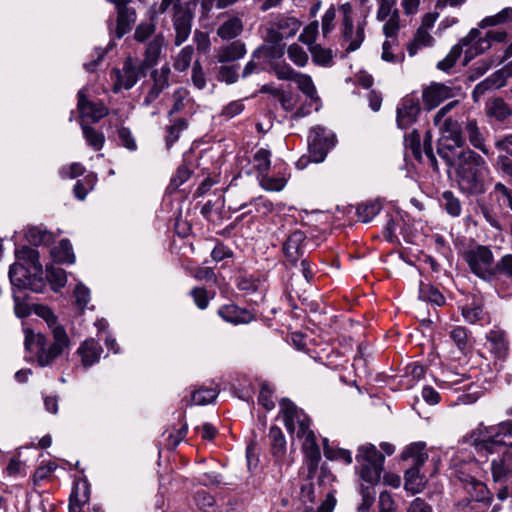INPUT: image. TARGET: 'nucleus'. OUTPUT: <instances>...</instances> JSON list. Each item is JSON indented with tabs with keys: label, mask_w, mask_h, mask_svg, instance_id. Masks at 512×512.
I'll return each instance as SVG.
<instances>
[{
	"label": "nucleus",
	"mask_w": 512,
	"mask_h": 512,
	"mask_svg": "<svg viewBox=\"0 0 512 512\" xmlns=\"http://www.w3.org/2000/svg\"><path fill=\"white\" fill-rule=\"evenodd\" d=\"M35 313L43 318L52 329L54 341L46 348V339L42 334H35L33 331L26 329L24 344L28 351L37 353V361L40 366L44 367L52 364L69 347L70 341L64 328L56 324V317L49 307L44 305L37 306Z\"/></svg>",
	"instance_id": "f257e3e1"
},
{
	"label": "nucleus",
	"mask_w": 512,
	"mask_h": 512,
	"mask_svg": "<svg viewBox=\"0 0 512 512\" xmlns=\"http://www.w3.org/2000/svg\"><path fill=\"white\" fill-rule=\"evenodd\" d=\"M447 163L455 166L457 182L462 192L469 195H480L485 192V173L489 169L481 155L465 148L452 153L451 162Z\"/></svg>",
	"instance_id": "f03ea898"
},
{
	"label": "nucleus",
	"mask_w": 512,
	"mask_h": 512,
	"mask_svg": "<svg viewBox=\"0 0 512 512\" xmlns=\"http://www.w3.org/2000/svg\"><path fill=\"white\" fill-rule=\"evenodd\" d=\"M467 442L477 450L488 453L499 451L503 447H512V421L503 422L497 427H479L469 436Z\"/></svg>",
	"instance_id": "7ed1b4c3"
},
{
	"label": "nucleus",
	"mask_w": 512,
	"mask_h": 512,
	"mask_svg": "<svg viewBox=\"0 0 512 512\" xmlns=\"http://www.w3.org/2000/svg\"><path fill=\"white\" fill-rule=\"evenodd\" d=\"M508 33L503 28H491L482 34L480 28H473L462 38V44L466 46L465 59L469 61L474 56L481 54L492 46L493 43L506 41Z\"/></svg>",
	"instance_id": "20e7f679"
},
{
	"label": "nucleus",
	"mask_w": 512,
	"mask_h": 512,
	"mask_svg": "<svg viewBox=\"0 0 512 512\" xmlns=\"http://www.w3.org/2000/svg\"><path fill=\"white\" fill-rule=\"evenodd\" d=\"M461 482L464 483V488L470 496V499L459 502L457 506L469 507L470 512H492L490 506L493 497L486 485L476 480L473 476L466 475L462 471L458 475Z\"/></svg>",
	"instance_id": "39448f33"
},
{
	"label": "nucleus",
	"mask_w": 512,
	"mask_h": 512,
	"mask_svg": "<svg viewBox=\"0 0 512 512\" xmlns=\"http://www.w3.org/2000/svg\"><path fill=\"white\" fill-rule=\"evenodd\" d=\"M356 461L360 465V477L368 484H376L383 470L384 456L372 444L359 447Z\"/></svg>",
	"instance_id": "423d86ee"
},
{
	"label": "nucleus",
	"mask_w": 512,
	"mask_h": 512,
	"mask_svg": "<svg viewBox=\"0 0 512 512\" xmlns=\"http://www.w3.org/2000/svg\"><path fill=\"white\" fill-rule=\"evenodd\" d=\"M146 70L145 63L141 60L127 57L121 69L115 68L111 71L112 91L119 93L122 89H131L141 77L146 75Z\"/></svg>",
	"instance_id": "0eeeda50"
},
{
	"label": "nucleus",
	"mask_w": 512,
	"mask_h": 512,
	"mask_svg": "<svg viewBox=\"0 0 512 512\" xmlns=\"http://www.w3.org/2000/svg\"><path fill=\"white\" fill-rule=\"evenodd\" d=\"M464 258L476 276L489 282L495 279L494 256L489 247L478 245L466 251Z\"/></svg>",
	"instance_id": "6e6552de"
},
{
	"label": "nucleus",
	"mask_w": 512,
	"mask_h": 512,
	"mask_svg": "<svg viewBox=\"0 0 512 512\" xmlns=\"http://www.w3.org/2000/svg\"><path fill=\"white\" fill-rule=\"evenodd\" d=\"M438 126L442 133L438 142V154L446 162H451V154L454 153L453 150L462 147L464 144L462 126L457 120L451 117L443 119Z\"/></svg>",
	"instance_id": "1a4fd4ad"
},
{
	"label": "nucleus",
	"mask_w": 512,
	"mask_h": 512,
	"mask_svg": "<svg viewBox=\"0 0 512 512\" xmlns=\"http://www.w3.org/2000/svg\"><path fill=\"white\" fill-rule=\"evenodd\" d=\"M340 12L343 16L342 37L347 44L346 51L353 52L360 48L365 39L366 20H359L354 24L352 17V5L348 2L340 6ZM366 18V15L364 16Z\"/></svg>",
	"instance_id": "9d476101"
},
{
	"label": "nucleus",
	"mask_w": 512,
	"mask_h": 512,
	"mask_svg": "<svg viewBox=\"0 0 512 512\" xmlns=\"http://www.w3.org/2000/svg\"><path fill=\"white\" fill-rule=\"evenodd\" d=\"M301 26L300 21L291 16L277 15L270 22L267 28V40L277 44L284 38L293 37Z\"/></svg>",
	"instance_id": "9b49d317"
},
{
	"label": "nucleus",
	"mask_w": 512,
	"mask_h": 512,
	"mask_svg": "<svg viewBox=\"0 0 512 512\" xmlns=\"http://www.w3.org/2000/svg\"><path fill=\"white\" fill-rule=\"evenodd\" d=\"M376 19L383 22V33L387 38L395 37L400 28V13L396 0H377Z\"/></svg>",
	"instance_id": "f8f14e48"
},
{
	"label": "nucleus",
	"mask_w": 512,
	"mask_h": 512,
	"mask_svg": "<svg viewBox=\"0 0 512 512\" xmlns=\"http://www.w3.org/2000/svg\"><path fill=\"white\" fill-rule=\"evenodd\" d=\"M280 410L284 417V424L291 433L303 434L310 430V418L289 399H282Z\"/></svg>",
	"instance_id": "ddd939ff"
},
{
	"label": "nucleus",
	"mask_w": 512,
	"mask_h": 512,
	"mask_svg": "<svg viewBox=\"0 0 512 512\" xmlns=\"http://www.w3.org/2000/svg\"><path fill=\"white\" fill-rule=\"evenodd\" d=\"M298 89L307 97V102L301 105L293 115V118H302L310 114L312 106L319 110L320 97L318 96L314 82L308 74L300 73L295 81Z\"/></svg>",
	"instance_id": "4468645a"
},
{
	"label": "nucleus",
	"mask_w": 512,
	"mask_h": 512,
	"mask_svg": "<svg viewBox=\"0 0 512 512\" xmlns=\"http://www.w3.org/2000/svg\"><path fill=\"white\" fill-rule=\"evenodd\" d=\"M171 73L168 64L163 65L160 69H155L151 72L152 85L148 89L143 105L150 106L160 94L169 86V75Z\"/></svg>",
	"instance_id": "2eb2a0df"
},
{
	"label": "nucleus",
	"mask_w": 512,
	"mask_h": 512,
	"mask_svg": "<svg viewBox=\"0 0 512 512\" xmlns=\"http://www.w3.org/2000/svg\"><path fill=\"white\" fill-rule=\"evenodd\" d=\"M37 276L31 267L22 263H14L9 270L11 284L19 289L29 288L33 291H39V285L36 284Z\"/></svg>",
	"instance_id": "dca6fc26"
},
{
	"label": "nucleus",
	"mask_w": 512,
	"mask_h": 512,
	"mask_svg": "<svg viewBox=\"0 0 512 512\" xmlns=\"http://www.w3.org/2000/svg\"><path fill=\"white\" fill-rule=\"evenodd\" d=\"M77 97V108L81 118H87L92 122H98L108 115V108L102 102L89 101L86 98L85 89L79 90Z\"/></svg>",
	"instance_id": "f3484780"
},
{
	"label": "nucleus",
	"mask_w": 512,
	"mask_h": 512,
	"mask_svg": "<svg viewBox=\"0 0 512 512\" xmlns=\"http://www.w3.org/2000/svg\"><path fill=\"white\" fill-rule=\"evenodd\" d=\"M420 112L419 100L413 95H407L397 107V124L404 129L416 121Z\"/></svg>",
	"instance_id": "a211bd4d"
},
{
	"label": "nucleus",
	"mask_w": 512,
	"mask_h": 512,
	"mask_svg": "<svg viewBox=\"0 0 512 512\" xmlns=\"http://www.w3.org/2000/svg\"><path fill=\"white\" fill-rule=\"evenodd\" d=\"M455 96L454 89L441 83H432L424 88L422 93L423 103L427 109L437 107L442 101Z\"/></svg>",
	"instance_id": "6ab92c4d"
},
{
	"label": "nucleus",
	"mask_w": 512,
	"mask_h": 512,
	"mask_svg": "<svg viewBox=\"0 0 512 512\" xmlns=\"http://www.w3.org/2000/svg\"><path fill=\"white\" fill-rule=\"evenodd\" d=\"M306 239L304 232L296 230L292 232L283 245V252L286 261L290 265H295L303 256V243Z\"/></svg>",
	"instance_id": "aec40b11"
},
{
	"label": "nucleus",
	"mask_w": 512,
	"mask_h": 512,
	"mask_svg": "<svg viewBox=\"0 0 512 512\" xmlns=\"http://www.w3.org/2000/svg\"><path fill=\"white\" fill-rule=\"evenodd\" d=\"M297 437L303 439L302 449L308 461L309 472H311L312 470L317 468L321 458L315 434L310 429L303 432V434H298Z\"/></svg>",
	"instance_id": "412c9836"
},
{
	"label": "nucleus",
	"mask_w": 512,
	"mask_h": 512,
	"mask_svg": "<svg viewBox=\"0 0 512 512\" xmlns=\"http://www.w3.org/2000/svg\"><path fill=\"white\" fill-rule=\"evenodd\" d=\"M461 314L464 320L469 324L484 325L490 323L488 312L483 309L482 304L478 301L464 305L461 308Z\"/></svg>",
	"instance_id": "4be33fe9"
},
{
	"label": "nucleus",
	"mask_w": 512,
	"mask_h": 512,
	"mask_svg": "<svg viewBox=\"0 0 512 512\" xmlns=\"http://www.w3.org/2000/svg\"><path fill=\"white\" fill-rule=\"evenodd\" d=\"M218 314L223 320L233 324L249 323L253 319V315L249 311L241 309L234 304L221 306Z\"/></svg>",
	"instance_id": "5701e85b"
},
{
	"label": "nucleus",
	"mask_w": 512,
	"mask_h": 512,
	"mask_svg": "<svg viewBox=\"0 0 512 512\" xmlns=\"http://www.w3.org/2000/svg\"><path fill=\"white\" fill-rule=\"evenodd\" d=\"M77 353L81 357L82 365L88 368L99 361L102 347L96 340L88 339L80 345Z\"/></svg>",
	"instance_id": "b1692460"
},
{
	"label": "nucleus",
	"mask_w": 512,
	"mask_h": 512,
	"mask_svg": "<svg viewBox=\"0 0 512 512\" xmlns=\"http://www.w3.org/2000/svg\"><path fill=\"white\" fill-rule=\"evenodd\" d=\"M464 132L470 144L485 155H490V150L485 144V137L478 126L476 119H467Z\"/></svg>",
	"instance_id": "393cba45"
},
{
	"label": "nucleus",
	"mask_w": 512,
	"mask_h": 512,
	"mask_svg": "<svg viewBox=\"0 0 512 512\" xmlns=\"http://www.w3.org/2000/svg\"><path fill=\"white\" fill-rule=\"evenodd\" d=\"M486 339L490 344V349L498 359H505L508 355L509 345L504 331L499 329L490 330Z\"/></svg>",
	"instance_id": "a878e982"
},
{
	"label": "nucleus",
	"mask_w": 512,
	"mask_h": 512,
	"mask_svg": "<svg viewBox=\"0 0 512 512\" xmlns=\"http://www.w3.org/2000/svg\"><path fill=\"white\" fill-rule=\"evenodd\" d=\"M191 12L180 11L174 15V28L176 32L175 45L180 46L187 40L191 32Z\"/></svg>",
	"instance_id": "bb28decb"
},
{
	"label": "nucleus",
	"mask_w": 512,
	"mask_h": 512,
	"mask_svg": "<svg viewBox=\"0 0 512 512\" xmlns=\"http://www.w3.org/2000/svg\"><path fill=\"white\" fill-rule=\"evenodd\" d=\"M242 31V19L238 16H229L217 28V35L223 40H230L239 36Z\"/></svg>",
	"instance_id": "cd10ccee"
},
{
	"label": "nucleus",
	"mask_w": 512,
	"mask_h": 512,
	"mask_svg": "<svg viewBox=\"0 0 512 512\" xmlns=\"http://www.w3.org/2000/svg\"><path fill=\"white\" fill-rule=\"evenodd\" d=\"M15 256L17 259L16 263H22L27 267H31L35 275H42V265L39 262V254L37 250L27 246H22L15 250Z\"/></svg>",
	"instance_id": "c85d7f7f"
},
{
	"label": "nucleus",
	"mask_w": 512,
	"mask_h": 512,
	"mask_svg": "<svg viewBox=\"0 0 512 512\" xmlns=\"http://www.w3.org/2000/svg\"><path fill=\"white\" fill-rule=\"evenodd\" d=\"M491 469L495 482L512 480V455L504 454L502 458L493 460Z\"/></svg>",
	"instance_id": "c756f323"
},
{
	"label": "nucleus",
	"mask_w": 512,
	"mask_h": 512,
	"mask_svg": "<svg viewBox=\"0 0 512 512\" xmlns=\"http://www.w3.org/2000/svg\"><path fill=\"white\" fill-rule=\"evenodd\" d=\"M512 23V7H505L498 13L484 17L479 23L480 29L503 28Z\"/></svg>",
	"instance_id": "7c9ffc66"
},
{
	"label": "nucleus",
	"mask_w": 512,
	"mask_h": 512,
	"mask_svg": "<svg viewBox=\"0 0 512 512\" xmlns=\"http://www.w3.org/2000/svg\"><path fill=\"white\" fill-rule=\"evenodd\" d=\"M245 53V45L240 41H234L218 50L217 59L221 63L231 62L242 58Z\"/></svg>",
	"instance_id": "2f4dec72"
},
{
	"label": "nucleus",
	"mask_w": 512,
	"mask_h": 512,
	"mask_svg": "<svg viewBox=\"0 0 512 512\" xmlns=\"http://www.w3.org/2000/svg\"><path fill=\"white\" fill-rule=\"evenodd\" d=\"M425 478L420 475L419 468L411 467L405 472L404 488L411 494L421 493L425 488Z\"/></svg>",
	"instance_id": "473e14b6"
},
{
	"label": "nucleus",
	"mask_w": 512,
	"mask_h": 512,
	"mask_svg": "<svg viewBox=\"0 0 512 512\" xmlns=\"http://www.w3.org/2000/svg\"><path fill=\"white\" fill-rule=\"evenodd\" d=\"M402 457L404 459H411L412 467L420 468L428 459L425 443L417 442L410 444L402 453Z\"/></svg>",
	"instance_id": "72a5a7b5"
},
{
	"label": "nucleus",
	"mask_w": 512,
	"mask_h": 512,
	"mask_svg": "<svg viewBox=\"0 0 512 512\" xmlns=\"http://www.w3.org/2000/svg\"><path fill=\"white\" fill-rule=\"evenodd\" d=\"M433 42L434 38L429 31L418 28L412 41L407 45L409 56H415L422 48L431 47Z\"/></svg>",
	"instance_id": "f704fd0d"
},
{
	"label": "nucleus",
	"mask_w": 512,
	"mask_h": 512,
	"mask_svg": "<svg viewBox=\"0 0 512 512\" xmlns=\"http://www.w3.org/2000/svg\"><path fill=\"white\" fill-rule=\"evenodd\" d=\"M268 436L273 456L278 460L282 459L286 453V439L281 429L277 426H272Z\"/></svg>",
	"instance_id": "c9c22d12"
},
{
	"label": "nucleus",
	"mask_w": 512,
	"mask_h": 512,
	"mask_svg": "<svg viewBox=\"0 0 512 512\" xmlns=\"http://www.w3.org/2000/svg\"><path fill=\"white\" fill-rule=\"evenodd\" d=\"M51 257L58 263H74L75 255L70 241L67 239L61 240L59 245L51 250Z\"/></svg>",
	"instance_id": "e433bc0d"
},
{
	"label": "nucleus",
	"mask_w": 512,
	"mask_h": 512,
	"mask_svg": "<svg viewBox=\"0 0 512 512\" xmlns=\"http://www.w3.org/2000/svg\"><path fill=\"white\" fill-rule=\"evenodd\" d=\"M164 44V37L162 35H156L148 44L145 51V59L142 63H145V68L156 64L157 59L161 53V49Z\"/></svg>",
	"instance_id": "4c0bfd02"
},
{
	"label": "nucleus",
	"mask_w": 512,
	"mask_h": 512,
	"mask_svg": "<svg viewBox=\"0 0 512 512\" xmlns=\"http://www.w3.org/2000/svg\"><path fill=\"white\" fill-rule=\"evenodd\" d=\"M318 135L314 136L313 140H308L310 158L315 163H320L326 158L328 151L332 149V142L326 141V144L318 142Z\"/></svg>",
	"instance_id": "58836bf2"
},
{
	"label": "nucleus",
	"mask_w": 512,
	"mask_h": 512,
	"mask_svg": "<svg viewBox=\"0 0 512 512\" xmlns=\"http://www.w3.org/2000/svg\"><path fill=\"white\" fill-rule=\"evenodd\" d=\"M512 111L507 103L501 98H495L487 107V115L495 118L497 121H504L510 117Z\"/></svg>",
	"instance_id": "ea45409f"
},
{
	"label": "nucleus",
	"mask_w": 512,
	"mask_h": 512,
	"mask_svg": "<svg viewBox=\"0 0 512 512\" xmlns=\"http://www.w3.org/2000/svg\"><path fill=\"white\" fill-rule=\"evenodd\" d=\"M253 168L258 172V176L266 173L271 165V152L268 149H258L251 160Z\"/></svg>",
	"instance_id": "a19ab883"
},
{
	"label": "nucleus",
	"mask_w": 512,
	"mask_h": 512,
	"mask_svg": "<svg viewBox=\"0 0 512 512\" xmlns=\"http://www.w3.org/2000/svg\"><path fill=\"white\" fill-rule=\"evenodd\" d=\"M81 128L88 145L96 151L101 150L105 143L104 134L86 124H81Z\"/></svg>",
	"instance_id": "79ce46f5"
},
{
	"label": "nucleus",
	"mask_w": 512,
	"mask_h": 512,
	"mask_svg": "<svg viewBox=\"0 0 512 512\" xmlns=\"http://www.w3.org/2000/svg\"><path fill=\"white\" fill-rule=\"evenodd\" d=\"M442 206L452 217H459L462 212L460 200L451 191H444L442 194Z\"/></svg>",
	"instance_id": "37998d69"
},
{
	"label": "nucleus",
	"mask_w": 512,
	"mask_h": 512,
	"mask_svg": "<svg viewBox=\"0 0 512 512\" xmlns=\"http://www.w3.org/2000/svg\"><path fill=\"white\" fill-rule=\"evenodd\" d=\"M258 179L261 187L267 191H281L287 183L284 176H269L267 172L258 176Z\"/></svg>",
	"instance_id": "c03bdc74"
},
{
	"label": "nucleus",
	"mask_w": 512,
	"mask_h": 512,
	"mask_svg": "<svg viewBox=\"0 0 512 512\" xmlns=\"http://www.w3.org/2000/svg\"><path fill=\"white\" fill-rule=\"evenodd\" d=\"M312 55V60L315 64L320 66H330L333 61V54L330 49H325L319 44L312 45L309 48Z\"/></svg>",
	"instance_id": "a18cd8bd"
},
{
	"label": "nucleus",
	"mask_w": 512,
	"mask_h": 512,
	"mask_svg": "<svg viewBox=\"0 0 512 512\" xmlns=\"http://www.w3.org/2000/svg\"><path fill=\"white\" fill-rule=\"evenodd\" d=\"M218 395L216 388H202L191 394V403L195 405H207L212 403Z\"/></svg>",
	"instance_id": "49530a36"
},
{
	"label": "nucleus",
	"mask_w": 512,
	"mask_h": 512,
	"mask_svg": "<svg viewBox=\"0 0 512 512\" xmlns=\"http://www.w3.org/2000/svg\"><path fill=\"white\" fill-rule=\"evenodd\" d=\"M46 277L54 290H58L65 286L67 276L64 269L55 266H49L46 269Z\"/></svg>",
	"instance_id": "de8ad7c7"
},
{
	"label": "nucleus",
	"mask_w": 512,
	"mask_h": 512,
	"mask_svg": "<svg viewBox=\"0 0 512 512\" xmlns=\"http://www.w3.org/2000/svg\"><path fill=\"white\" fill-rule=\"evenodd\" d=\"M464 47L466 48V46L462 44L461 39L458 44L454 45L451 48L448 55L443 60L438 62L437 68L442 71H448L449 69H451L455 65L458 58L460 57Z\"/></svg>",
	"instance_id": "09e8293b"
},
{
	"label": "nucleus",
	"mask_w": 512,
	"mask_h": 512,
	"mask_svg": "<svg viewBox=\"0 0 512 512\" xmlns=\"http://www.w3.org/2000/svg\"><path fill=\"white\" fill-rule=\"evenodd\" d=\"M381 210V206L378 202L362 203L357 207L358 219L367 223L371 221Z\"/></svg>",
	"instance_id": "8fccbe9b"
},
{
	"label": "nucleus",
	"mask_w": 512,
	"mask_h": 512,
	"mask_svg": "<svg viewBox=\"0 0 512 512\" xmlns=\"http://www.w3.org/2000/svg\"><path fill=\"white\" fill-rule=\"evenodd\" d=\"M375 484L361 485L359 493L361 495L362 502L357 507L358 512H368L375 500V490L373 488Z\"/></svg>",
	"instance_id": "3c124183"
},
{
	"label": "nucleus",
	"mask_w": 512,
	"mask_h": 512,
	"mask_svg": "<svg viewBox=\"0 0 512 512\" xmlns=\"http://www.w3.org/2000/svg\"><path fill=\"white\" fill-rule=\"evenodd\" d=\"M26 239L33 245L48 244L52 240V234L38 227H31L27 230Z\"/></svg>",
	"instance_id": "603ef678"
},
{
	"label": "nucleus",
	"mask_w": 512,
	"mask_h": 512,
	"mask_svg": "<svg viewBox=\"0 0 512 512\" xmlns=\"http://www.w3.org/2000/svg\"><path fill=\"white\" fill-rule=\"evenodd\" d=\"M287 56L298 67L306 66L309 59L306 51L296 43L291 44L287 48Z\"/></svg>",
	"instance_id": "864d4df0"
},
{
	"label": "nucleus",
	"mask_w": 512,
	"mask_h": 512,
	"mask_svg": "<svg viewBox=\"0 0 512 512\" xmlns=\"http://www.w3.org/2000/svg\"><path fill=\"white\" fill-rule=\"evenodd\" d=\"M272 70L276 77L280 80L295 81V78L300 74L296 72L289 64L285 62H276L272 65Z\"/></svg>",
	"instance_id": "5fc2aeb1"
},
{
	"label": "nucleus",
	"mask_w": 512,
	"mask_h": 512,
	"mask_svg": "<svg viewBox=\"0 0 512 512\" xmlns=\"http://www.w3.org/2000/svg\"><path fill=\"white\" fill-rule=\"evenodd\" d=\"M186 128L187 122L181 118L167 127L166 146L168 149L179 139L180 133Z\"/></svg>",
	"instance_id": "6e6d98bb"
},
{
	"label": "nucleus",
	"mask_w": 512,
	"mask_h": 512,
	"mask_svg": "<svg viewBox=\"0 0 512 512\" xmlns=\"http://www.w3.org/2000/svg\"><path fill=\"white\" fill-rule=\"evenodd\" d=\"M172 99L173 105L171 110L169 111L170 115L178 113L184 109L186 103H188L190 100L189 92L187 89L180 87L173 92Z\"/></svg>",
	"instance_id": "4d7b16f0"
},
{
	"label": "nucleus",
	"mask_w": 512,
	"mask_h": 512,
	"mask_svg": "<svg viewBox=\"0 0 512 512\" xmlns=\"http://www.w3.org/2000/svg\"><path fill=\"white\" fill-rule=\"evenodd\" d=\"M194 49L192 46L184 47L177 55L174 68L178 71H185L189 66L193 58Z\"/></svg>",
	"instance_id": "13d9d810"
},
{
	"label": "nucleus",
	"mask_w": 512,
	"mask_h": 512,
	"mask_svg": "<svg viewBox=\"0 0 512 512\" xmlns=\"http://www.w3.org/2000/svg\"><path fill=\"white\" fill-rule=\"evenodd\" d=\"M450 337L459 350L464 351L468 347V330L463 326H456L450 332Z\"/></svg>",
	"instance_id": "bf43d9fd"
},
{
	"label": "nucleus",
	"mask_w": 512,
	"mask_h": 512,
	"mask_svg": "<svg viewBox=\"0 0 512 512\" xmlns=\"http://www.w3.org/2000/svg\"><path fill=\"white\" fill-rule=\"evenodd\" d=\"M318 22L314 21L308 24L299 36V41L306 44L308 48L316 45L315 40L318 35Z\"/></svg>",
	"instance_id": "052dcab7"
},
{
	"label": "nucleus",
	"mask_w": 512,
	"mask_h": 512,
	"mask_svg": "<svg viewBox=\"0 0 512 512\" xmlns=\"http://www.w3.org/2000/svg\"><path fill=\"white\" fill-rule=\"evenodd\" d=\"M420 297L437 306H442L445 303L444 296L440 291L434 287L423 286L420 288Z\"/></svg>",
	"instance_id": "680f3d73"
},
{
	"label": "nucleus",
	"mask_w": 512,
	"mask_h": 512,
	"mask_svg": "<svg viewBox=\"0 0 512 512\" xmlns=\"http://www.w3.org/2000/svg\"><path fill=\"white\" fill-rule=\"evenodd\" d=\"M512 75V63L505 67L503 70L496 71L487 77V81L491 84L492 88L498 89L505 85L506 77Z\"/></svg>",
	"instance_id": "e2e57ef3"
},
{
	"label": "nucleus",
	"mask_w": 512,
	"mask_h": 512,
	"mask_svg": "<svg viewBox=\"0 0 512 512\" xmlns=\"http://www.w3.org/2000/svg\"><path fill=\"white\" fill-rule=\"evenodd\" d=\"M495 278L498 274H502L507 278L512 279V254L502 256L496 264H494Z\"/></svg>",
	"instance_id": "0e129e2a"
},
{
	"label": "nucleus",
	"mask_w": 512,
	"mask_h": 512,
	"mask_svg": "<svg viewBox=\"0 0 512 512\" xmlns=\"http://www.w3.org/2000/svg\"><path fill=\"white\" fill-rule=\"evenodd\" d=\"M194 0H162L159 12L164 13L171 5H173V9L175 13L180 11H189L190 5L193 4Z\"/></svg>",
	"instance_id": "69168bd1"
},
{
	"label": "nucleus",
	"mask_w": 512,
	"mask_h": 512,
	"mask_svg": "<svg viewBox=\"0 0 512 512\" xmlns=\"http://www.w3.org/2000/svg\"><path fill=\"white\" fill-rule=\"evenodd\" d=\"M420 140V134L416 130H413L405 137L406 147L412 151L417 160H421L422 157Z\"/></svg>",
	"instance_id": "338daca9"
},
{
	"label": "nucleus",
	"mask_w": 512,
	"mask_h": 512,
	"mask_svg": "<svg viewBox=\"0 0 512 512\" xmlns=\"http://www.w3.org/2000/svg\"><path fill=\"white\" fill-rule=\"evenodd\" d=\"M316 134L318 135V142H320L321 144H326V141H328L332 142V146H335L336 137L335 134L332 133L331 131L320 126L314 127L311 129L309 133L308 140H313Z\"/></svg>",
	"instance_id": "774afa93"
}]
</instances>
